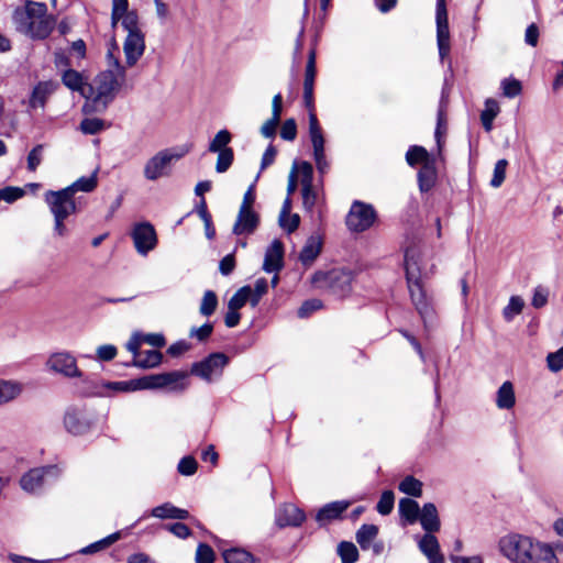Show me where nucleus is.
Masks as SVG:
<instances>
[{
    "label": "nucleus",
    "instance_id": "obj_1",
    "mask_svg": "<svg viewBox=\"0 0 563 563\" xmlns=\"http://www.w3.org/2000/svg\"><path fill=\"white\" fill-rule=\"evenodd\" d=\"M115 52L119 54V46L113 42L107 53L108 67L96 77L92 85L93 95L91 98L97 107L102 106L103 109L114 100L126 81L125 67L120 63Z\"/></svg>",
    "mask_w": 563,
    "mask_h": 563
},
{
    "label": "nucleus",
    "instance_id": "obj_2",
    "mask_svg": "<svg viewBox=\"0 0 563 563\" xmlns=\"http://www.w3.org/2000/svg\"><path fill=\"white\" fill-rule=\"evenodd\" d=\"M405 269L411 301L427 328L428 322L433 318V308L422 285L420 255L413 247L407 249L405 253Z\"/></svg>",
    "mask_w": 563,
    "mask_h": 563
},
{
    "label": "nucleus",
    "instance_id": "obj_3",
    "mask_svg": "<svg viewBox=\"0 0 563 563\" xmlns=\"http://www.w3.org/2000/svg\"><path fill=\"white\" fill-rule=\"evenodd\" d=\"M192 145L181 144L158 151L144 164L143 176L148 181H156L159 178L169 177L174 163L185 157Z\"/></svg>",
    "mask_w": 563,
    "mask_h": 563
},
{
    "label": "nucleus",
    "instance_id": "obj_4",
    "mask_svg": "<svg viewBox=\"0 0 563 563\" xmlns=\"http://www.w3.org/2000/svg\"><path fill=\"white\" fill-rule=\"evenodd\" d=\"M188 374L183 371H173L168 373L152 374L136 378L137 390L167 388L172 391H183L187 385L185 383Z\"/></svg>",
    "mask_w": 563,
    "mask_h": 563
},
{
    "label": "nucleus",
    "instance_id": "obj_5",
    "mask_svg": "<svg viewBox=\"0 0 563 563\" xmlns=\"http://www.w3.org/2000/svg\"><path fill=\"white\" fill-rule=\"evenodd\" d=\"M352 279L350 271L334 268L329 272L314 273L311 280L316 287L330 290L333 295L342 297L351 290Z\"/></svg>",
    "mask_w": 563,
    "mask_h": 563
},
{
    "label": "nucleus",
    "instance_id": "obj_6",
    "mask_svg": "<svg viewBox=\"0 0 563 563\" xmlns=\"http://www.w3.org/2000/svg\"><path fill=\"white\" fill-rule=\"evenodd\" d=\"M63 424L68 433L84 435L92 429L95 416L85 406L71 405L65 410Z\"/></svg>",
    "mask_w": 563,
    "mask_h": 563
},
{
    "label": "nucleus",
    "instance_id": "obj_7",
    "mask_svg": "<svg viewBox=\"0 0 563 563\" xmlns=\"http://www.w3.org/2000/svg\"><path fill=\"white\" fill-rule=\"evenodd\" d=\"M228 364L229 357L224 353H211L202 361L192 364L191 374L211 383L222 376L223 369Z\"/></svg>",
    "mask_w": 563,
    "mask_h": 563
},
{
    "label": "nucleus",
    "instance_id": "obj_8",
    "mask_svg": "<svg viewBox=\"0 0 563 563\" xmlns=\"http://www.w3.org/2000/svg\"><path fill=\"white\" fill-rule=\"evenodd\" d=\"M531 540L532 537L530 536L510 532L499 539L498 550L510 562L520 563L529 549V541Z\"/></svg>",
    "mask_w": 563,
    "mask_h": 563
},
{
    "label": "nucleus",
    "instance_id": "obj_9",
    "mask_svg": "<svg viewBox=\"0 0 563 563\" xmlns=\"http://www.w3.org/2000/svg\"><path fill=\"white\" fill-rule=\"evenodd\" d=\"M376 219V212L371 205L354 201L346 216V225L350 231L364 232L369 229Z\"/></svg>",
    "mask_w": 563,
    "mask_h": 563
},
{
    "label": "nucleus",
    "instance_id": "obj_10",
    "mask_svg": "<svg viewBox=\"0 0 563 563\" xmlns=\"http://www.w3.org/2000/svg\"><path fill=\"white\" fill-rule=\"evenodd\" d=\"M309 135L313 148V158L316 167L321 176L327 174L330 169V163L325 157L324 151V137L322 130L319 125L317 115L314 113L309 114Z\"/></svg>",
    "mask_w": 563,
    "mask_h": 563
},
{
    "label": "nucleus",
    "instance_id": "obj_11",
    "mask_svg": "<svg viewBox=\"0 0 563 563\" xmlns=\"http://www.w3.org/2000/svg\"><path fill=\"white\" fill-rule=\"evenodd\" d=\"M44 199L53 217L68 218L77 212L75 198L65 188L56 191H46Z\"/></svg>",
    "mask_w": 563,
    "mask_h": 563
},
{
    "label": "nucleus",
    "instance_id": "obj_12",
    "mask_svg": "<svg viewBox=\"0 0 563 563\" xmlns=\"http://www.w3.org/2000/svg\"><path fill=\"white\" fill-rule=\"evenodd\" d=\"M46 12L45 3L27 0L24 9L18 8L13 13L16 31L27 35L35 19Z\"/></svg>",
    "mask_w": 563,
    "mask_h": 563
},
{
    "label": "nucleus",
    "instance_id": "obj_13",
    "mask_svg": "<svg viewBox=\"0 0 563 563\" xmlns=\"http://www.w3.org/2000/svg\"><path fill=\"white\" fill-rule=\"evenodd\" d=\"M437 44L439 49V56L441 62H443L450 54L451 45H450V30H449V20H448V11L445 5V0L437 1Z\"/></svg>",
    "mask_w": 563,
    "mask_h": 563
},
{
    "label": "nucleus",
    "instance_id": "obj_14",
    "mask_svg": "<svg viewBox=\"0 0 563 563\" xmlns=\"http://www.w3.org/2000/svg\"><path fill=\"white\" fill-rule=\"evenodd\" d=\"M58 475L57 466L32 468L21 477L20 485L27 493H36L47 483L48 477L56 478Z\"/></svg>",
    "mask_w": 563,
    "mask_h": 563
},
{
    "label": "nucleus",
    "instance_id": "obj_15",
    "mask_svg": "<svg viewBox=\"0 0 563 563\" xmlns=\"http://www.w3.org/2000/svg\"><path fill=\"white\" fill-rule=\"evenodd\" d=\"M48 369L58 373L65 377H81L82 373L77 366L76 358L68 352L53 353L47 362Z\"/></svg>",
    "mask_w": 563,
    "mask_h": 563
},
{
    "label": "nucleus",
    "instance_id": "obj_16",
    "mask_svg": "<svg viewBox=\"0 0 563 563\" xmlns=\"http://www.w3.org/2000/svg\"><path fill=\"white\" fill-rule=\"evenodd\" d=\"M520 563H559V559L551 544L532 538Z\"/></svg>",
    "mask_w": 563,
    "mask_h": 563
},
{
    "label": "nucleus",
    "instance_id": "obj_17",
    "mask_svg": "<svg viewBox=\"0 0 563 563\" xmlns=\"http://www.w3.org/2000/svg\"><path fill=\"white\" fill-rule=\"evenodd\" d=\"M134 246L141 255H146L157 243L154 227L148 222L139 223L132 232Z\"/></svg>",
    "mask_w": 563,
    "mask_h": 563
},
{
    "label": "nucleus",
    "instance_id": "obj_18",
    "mask_svg": "<svg viewBox=\"0 0 563 563\" xmlns=\"http://www.w3.org/2000/svg\"><path fill=\"white\" fill-rule=\"evenodd\" d=\"M316 58L317 53L316 48H311L308 54V60L305 69V79H303V102L306 108L310 113H314V99H313V86L316 79Z\"/></svg>",
    "mask_w": 563,
    "mask_h": 563
},
{
    "label": "nucleus",
    "instance_id": "obj_19",
    "mask_svg": "<svg viewBox=\"0 0 563 563\" xmlns=\"http://www.w3.org/2000/svg\"><path fill=\"white\" fill-rule=\"evenodd\" d=\"M305 519L303 510L290 503L280 505L275 511V523L279 528L299 527Z\"/></svg>",
    "mask_w": 563,
    "mask_h": 563
},
{
    "label": "nucleus",
    "instance_id": "obj_20",
    "mask_svg": "<svg viewBox=\"0 0 563 563\" xmlns=\"http://www.w3.org/2000/svg\"><path fill=\"white\" fill-rule=\"evenodd\" d=\"M62 81L68 89L79 92L85 98H90L93 95L92 85L87 82L81 73L73 68L63 71Z\"/></svg>",
    "mask_w": 563,
    "mask_h": 563
},
{
    "label": "nucleus",
    "instance_id": "obj_21",
    "mask_svg": "<svg viewBox=\"0 0 563 563\" xmlns=\"http://www.w3.org/2000/svg\"><path fill=\"white\" fill-rule=\"evenodd\" d=\"M125 63L129 67L134 66L145 51V41L143 33L128 34L123 44Z\"/></svg>",
    "mask_w": 563,
    "mask_h": 563
},
{
    "label": "nucleus",
    "instance_id": "obj_22",
    "mask_svg": "<svg viewBox=\"0 0 563 563\" xmlns=\"http://www.w3.org/2000/svg\"><path fill=\"white\" fill-rule=\"evenodd\" d=\"M260 224V216L254 210H239L232 232L235 235L253 234Z\"/></svg>",
    "mask_w": 563,
    "mask_h": 563
},
{
    "label": "nucleus",
    "instance_id": "obj_23",
    "mask_svg": "<svg viewBox=\"0 0 563 563\" xmlns=\"http://www.w3.org/2000/svg\"><path fill=\"white\" fill-rule=\"evenodd\" d=\"M284 245L279 240H274L265 252L263 269L266 273H278L283 268Z\"/></svg>",
    "mask_w": 563,
    "mask_h": 563
},
{
    "label": "nucleus",
    "instance_id": "obj_24",
    "mask_svg": "<svg viewBox=\"0 0 563 563\" xmlns=\"http://www.w3.org/2000/svg\"><path fill=\"white\" fill-rule=\"evenodd\" d=\"M58 85L54 81H40L32 90L29 99L31 109L44 108L48 97L57 89Z\"/></svg>",
    "mask_w": 563,
    "mask_h": 563
},
{
    "label": "nucleus",
    "instance_id": "obj_25",
    "mask_svg": "<svg viewBox=\"0 0 563 563\" xmlns=\"http://www.w3.org/2000/svg\"><path fill=\"white\" fill-rule=\"evenodd\" d=\"M347 500H336L325 504L316 515V520L320 525H325L332 520L339 519L341 515L350 507Z\"/></svg>",
    "mask_w": 563,
    "mask_h": 563
},
{
    "label": "nucleus",
    "instance_id": "obj_26",
    "mask_svg": "<svg viewBox=\"0 0 563 563\" xmlns=\"http://www.w3.org/2000/svg\"><path fill=\"white\" fill-rule=\"evenodd\" d=\"M422 529L427 533H434L440 530L441 523L439 514L433 503H427L420 510L419 518Z\"/></svg>",
    "mask_w": 563,
    "mask_h": 563
},
{
    "label": "nucleus",
    "instance_id": "obj_27",
    "mask_svg": "<svg viewBox=\"0 0 563 563\" xmlns=\"http://www.w3.org/2000/svg\"><path fill=\"white\" fill-rule=\"evenodd\" d=\"M495 404L500 410H510L515 407L516 394L511 382L506 380L500 385L496 393Z\"/></svg>",
    "mask_w": 563,
    "mask_h": 563
},
{
    "label": "nucleus",
    "instance_id": "obj_28",
    "mask_svg": "<svg viewBox=\"0 0 563 563\" xmlns=\"http://www.w3.org/2000/svg\"><path fill=\"white\" fill-rule=\"evenodd\" d=\"M55 25V20L47 12L35 19L27 36L44 40L49 36Z\"/></svg>",
    "mask_w": 563,
    "mask_h": 563
},
{
    "label": "nucleus",
    "instance_id": "obj_29",
    "mask_svg": "<svg viewBox=\"0 0 563 563\" xmlns=\"http://www.w3.org/2000/svg\"><path fill=\"white\" fill-rule=\"evenodd\" d=\"M151 516L159 519H188L189 511L183 508H178L170 503H164L159 506L154 507L151 510Z\"/></svg>",
    "mask_w": 563,
    "mask_h": 563
},
{
    "label": "nucleus",
    "instance_id": "obj_30",
    "mask_svg": "<svg viewBox=\"0 0 563 563\" xmlns=\"http://www.w3.org/2000/svg\"><path fill=\"white\" fill-rule=\"evenodd\" d=\"M321 247L322 242L319 236H309L299 254V261L306 266L311 265L319 256Z\"/></svg>",
    "mask_w": 563,
    "mask_h": 563
},
{
    "label": "nucleus",
    "instance_id": "obj_31",
    "mask_svg": "<svg viewBox=\"0 0 563 563\" xmlns=\"http://www.w3.org/2000/svg\"><path fill=\"white\" fill-rule=\"evenodd\" d=\"M399 515L406 523H415L420 515L419 504L411 498H401L398 505Z\"/></svg>",
    "mask_w": 563,
    "mask_h": 563
},
{
    "label": "nucleus",
    "instance_id": "obj_32",
    "mask_svg": "<svg viewBox=\"0 0 563 563\" xmlns=\"http://www.w3.org/2000/svg\"><path fill=\"white\" fill-rule=\"evenodd\" d=\"M163 355L156 350L141 352L137 357H133L132 365L140 368H153L162 363Z\"/></svg>",
    "mask_w": 563,
    "mask_h": 563
},
{
    "label": "nucleus",
    "instance_id": "obj_33",
    "mask_svg": "<svg viewBox=\"0 0 563 563\" xmlns=\"http://www.w3.org/2000/svg\"><path fill=\"white\" fill-rule=\"evenodd\" d=\"M437 172L431 162L424 163L418 173L419 188L422 192L430 190L435 181Z\"/></svg>",
    "mask_w": 563,
    "mask_h": 563
},
{
    "label": "nucleus",
    "instance_id": "obj_34",
    "mask_svg": "<svg viewBox=\"0 0 563 563\" xmlns=\"http://www.w3.org/2000/svg\"><path fill=\"white\" fill-rule=\"evenodd\" d=\"M222 555L225 563H260L252 553L241 548L225 550Z\"/></svg>",
    "mask_w": 563,
    "mask_h": 563
},
{
    "label": "nucleus",
    "instance_id": "obj_35",
    "mask_svg": "<svg viewBox=\"0 0 563 563\" xmlns=\"http://www.w3.org/2000/svg\"><path fill=\"white\" fill-rule=\"evenodd\" d=\"M378 534V527L375 525H362L357 530L355 539L362 550L371 549V544Z\"/></svg>",
    "mask_w": 563,
    "mask_h": 563
},
{
    "label": "nucleus",
    "instance_id": "obj_36",
    "mask_svg": "<svg viewBox=\"0 0 563 563\" xmlns=\"http://www.w3.org/2000/svg\"><path fill=\"white\" fill-rule=\"evenodd\" d=\"M499 104L494 99H487L485 101V109L481 113V121L486 132H490L493 129V121L499 113Z\"/></svg>",
    "mask_w": 563,
    "mask_h": 563
},
{
    "label": "nucleus",
    "instance_id": "obj_37",
    "mask_svg": "<svg viewBox=\"0 0 563 563\" xmlns=\"http://www.w3.org/2000/svg\"><path fill=\"white\" fill-rule=\"evenodd\" d=\"M97 187V176L96 173L88 177H80L76 181H74L71 185L67 186L65 189L75 196L76 192L82 191V192H91Z\"/></svg>",
    "mask_w": 563,
    "mask_h": 563
},
{
    "label": "nucleus",
    "instance_id": "obj_38",
    "mask_svg": "<svg viewBox=\"0 0 563 563\" xmlns=\"http://www.w3.org/2000/svg\"><path fill=\"white\" fill-rule=\"evenodd\" d=\"M418 547L427 559L441 553L439 541L433 533H426L419 540Z\"/></svg>",
    "mask_w": 563,
    "mask_h": 563
},
{
    "label": "nucleus",
    "instance_id": "obj_39",
    "mask_svg": "<svg viewBox=\"0 0 563 563\" xmlns=\"http://www.w3.org/2000/svg\"><path fill=\"white\" fill-rule=\"evenodd\" d=\"M120 539H121V532L117 531L99 541H96V542L82 548L79 552L81 554H93L101 550L107 549L108 547H110L111 544H113L114 542H117Z\"/></svg>",
    "mask_w": 563,
    "mask_h": 563
},
{
    "label": "nucleus",
    "instance_id": "obj_40",
    "mask_svg": "<svg viewBox=\"0 0 563 563\" xmlns=\"http://www.w3.org/2000/svg\"><path fill=\"white\" fill-rule=\"evenodd\" d=\"M21 391L22 387L19 383L0 380V405L13 400Z\"/></svg>",
    "mask_w": 563,
    "mask_h": 563
},
{
    "label": "nucleus",
    "instance_id": "obj_41",
    "mask_svg": "<svg viewBox=\"0 0 563 563\" xmlns=\"http://www.w3.org/2000/svg\"><path fill=\"white\" fill-rule=\"evenodd\" d=\"M336 553L342 563H355L358 560V550L353 542H340L336 548Z\"/></svg>",
    "mask_w": 563,
    "mask_h": 563
},
{
    "label": "nucleus",
    "instance_id": "obj_42",
    "mask_svg": "<svg viewBox=\"0 0 563 563\" xmlns=\"http://www.w3.org/2000/svg\"><path fill=\"white\" fill-rule=\"evenodd\" d=\"M398 489L406 495L420 497L422 495V483L416 477L408 475L399 483Z\"/></svg>",
    "mask_w": 563,
    "mask_h": 563
},
{
    "label": "nucleus",
    "instance_id": "obj_43",
    "mask_svg": "<svg viewBox=\"0 0 563 563\" xmlns=\"http://www.w3.org/2000/svg\"><path fill=\"white\" fill-rule=\"evenodd\" d=\"M525 307V301L519 296H511L508 305L503 309V317L506 321L510 322L514 318L521 313Z\"/></svg>",
    "mask_w": 563,
    "mask_h": 563
},
{
    "label": "nucleus",
    "instance_id": "obj_44",
    "mask_svg": "<svg viewBox=\"0 0 563 563\" xmlns=\"http://www.w3.org/2000/svg\"><path fill=\"white\" fill-rule=\"evenodd\" d=\"M406 162L410 166H415L419 163L422 165L429 162V153L427 150L419 145H412L406 153Z\"/></svg>",
    "mask_w": 563,
    "mask_h": 563
},
{
    "label": "nucleus",
    "instance_id": "obj_45",
    "mask_svg": "<svg viewBox=\"0 0 563 563\" xmlns=\"http://www.w3.org/2000/svg\"><path fill=\"white\" fill-rule=\"evenodd\" d=\"M218 307V297L213 290H206L201 299L199 312L203 317H210Z\"/></svg>",
    "mask_w": 563,
    "mask_h": 563
},
{
    "label": "nucleus",
    "instance_id": "obj_46",
    "mask_svg": "<svg viewBox=\"0 0 563 563\" xmlns=\"http://www.w3.org/2000/svg\"><path fill=\"white\" fill-rule=\"evenodd\" d=\"M107 128L104 120L99 118H86L80 122V131L84 134L95 135Z\"/></svg>",
    "mask_w": 563,
    "mask_h": 563
},
{
    "label": "nucleus",
    "instance_id": "obj_47",
    "mask_svg": "<svg viewBox=\"0 0 563 563\" xmlns=\"http://www.w3.org/2000/svg\"><path fill=\"white\" fill-rule=\"evenodd\" d=\"M251 295V287L244 286L240 288L229 300L228 308L230 310L241 309L247 301Z\"/></svg>",
    "mask_w": 563,
    "mask_h": 563
},
{
    "label": "nucleus",
    "instance_id": "obj_48",
    "mask_svg": "<svg viewBox=\"0 0 563 563\" xmlns=\"http://www.w3.org/2000/svg\"><path fill=\"white\" fill-rule=\"evenodd\" d=\"M395 504V495L393 490H384L380 495V498L376 505V510L382 516L389 515L394 509Z\"/></svg>",
    "mask_w": 563,
    "mask_h": 563
},
{
    "label": "nucleus",
    "instance_id": "obj_49",
    "mask_svg": "<svg viewBox=\"0 0 563 563\" xmlns=\"http://www.w3.org/2000/svg\"><path fill=\"white\" fill-rule=\"evenodd\" d=\"M231 142V134L228 130H220L213 140L209 144V151L212 153H217L223 151L224 148H229L228 144Z\"/></svg>",
    "mask_w": 563,
    "mask_h": 563
},
{
    "label": "nucleus",
    "instance_id": "obj_50",
    "mask_svg": "<svg viewBox=\"0 0 563 563\" xmlns=\"http://www.w3.org/2000/svg\"><path fill=\"white\" fill-rule=\"evenodd\" d=\"M218 159L216 164V170L218 173H225L233 163L234 154L232 148H224L223 151L217 152Z\"/></svg>",
    "mask_w": 563,
    "mask_h": 563
},
{
    "label": "nucleus",
    "instance_id": "obj_51",
    "mask_svg": "<svg viewBox=\"0 0 563 563\" xmlns=\"http://www.w3.org/2000/svg\"><path fill=\"white\" fill-rule=\"evenodd\" d=\"M120 21L128 34L142 33L139 29V18L135 11H129L122 14Z\"/></svg>",
    "mask_w": 563,
    "mask_h": 563
},
{
    "label": "nucleus",
    "instance_id": "obj_52",
    "mask_svg": "<svg viewBox=\"0 0 563 563\" xmlns=\"http://www.w3.org/2000/svg\"><path fill=\"white\" fill-rule=\"evenodd\" d=\"M300 174L301 188H309L313 186V167L309 162H301L298 166Z\"/></svg>",
    "mask_w": 563,
    "mask_h": 563
},
{
    "label": "nucleus",
    "instance_id": "obj_53",
    "mask_svg": "<svg viewBox=\"0 0 563 563\" xmlns=\"http://www.w3.org/2000/svg\"><path fill=\"white\" fill-rule=\"evenodd\" d=\"M508 166L507 159L503 158L497 161L494 167L493 178L490 180V186L494 188H498L505 180L506 177V168Z\"/></svg>",
    "mask_w": 563,
    "mask_h": 563
},
{
    "label": "nucleus",
    "instance_id": "obj_54",
    "mask_svg": "<svg viewBox=\"0 0 563 563\" xmlns=\"http://www.w3.org/2000/svg\"><path fill=\"white\" fill-rule=\"evenodd\" d=\"M129 1L128 0H112V11H111V25L113 27L117 26L119 21L122 18V14L129 12Z\"/></svg>",
    "mask_w": 563,
    "mask_h": 563
},
{
    "label": "nucleus",
    "instance_id": "obj_55",
    "mask_svg": "<svg viewBox=\"0 0 563 563\" xmlns=\"http://www.w3.org/2000/svg\"><path fill=\"white\" fill-rule=\"evenodd\" d=\"M503 93L507 98H515L521 92V82L517 79L506 78L501 81Z\"/></svg>",
    "mask_w": 563,
    "mask_h": 563
},
{
    "label": "nucleus",
    "instance_id": "obj_56",
    "mask_svg": "<svg viewBox=\"0 0 563 563\" xmlns=\"http://www.w3.org/2000/svg\"><path fill=\"white\" fill-rule=\"evenodd\" d=\"M214 551L206 543H199L196 551V563H213Z\"/></svg>",
    "mask_w": 563,
    "mask_h": 563
},
{
    "label": "nucleus",
    "instance_id": "obj_57",
    "mask_svg": "<svg viewBox=\"0 0 563 563\" xmlns=\"http://www.w3.org/2000/svg\"><path fill=\"white\" fill-rule=\"evenodd\" d=\"M24 196V190L20 187L8 186L0 189V201L12 203Z\"/></svg>",
    "mask_w": 563,
    "mask_h": 563
},
{
    "label": "nucleus",
    "instance_id": "obj_58",
    "mask_svg": "<svg viewBox=\"0 0 563 563\" xmlns=\"http://www.w3.org/2000/svg\"><path fill=\"white\" fill-rule=\"evenodd\" d=\"M43 159V145L38 144L31 150L27 155V169L30 172H35L36 168L41 165Z\"/></svg>",
    "mask_w": 563,
    "mask_h": 563
},
{
    "label": "nucleus",
    "instance_id": "obj_59",
    "mask_svg": "<svg viewBox=\"0 0 563 563\" xmlns=\"http://www.w3.org/2000/svg\"><path fill=\"white\" fill-rule=\"evenodd\" d=\"M301 195L305 210L311 212L318 201L317 191L314 190L313 186L309 188H301Z\"/></svg>",
    "mask_w": 563,
    "mask_h": 563
},
{
    "label": "nucleus",
    "instance_id": "obj_60",
    "mask_svg": "<svg viewBox=\"0 0 563 563\" xmlns=\"http://www.w3.org/2000/svg\"><path fill=\"white\" fill-rule=\"evenodd\" d=\"M198 464L192 456H184L177 466L178 472L185 476H191L196 473Z\"/></svg>",
    "mask_w": 563,
    "mask_h": 563
},
{
    "label": "nucleus",
    "instance_id": "obj_61",
    "mask_svg": "<svg viewBox=\"0 0 563 563\" xmlns=\"http://www.w3.org/2000/svg\"><path fill=\"white\" fill-rule=\"evenodd\" d=\"M297 136V123L290 118L284 121L280 129V137L285 141H294Z\"/></svg>",
    "mask_w": 563,
    "mask_h": 563
},
{
    "label": "nucleus",
    "instance_id": "obj_62",
    "mask_svg": "<svg viewBox=\"0 0 563 563\" xmlns=\"http://www.w3.org/2000/svg\"><path fill=\"white\" fill-rule=\"evenodd\" d=\"M322 308V301L320 299H309L306 300L301 307L298 309V317L299 318H307L309 317L313 311H317Z\"/></svg>",
    "mask_w": 563,
    "mask_h": 563
},
{
    "label": "nucleus",
    "instance_id": "obj_63",
    "mask_svg": "<svg viewBox=\"0 0 563 563\" xmlns=\"http://www.w3.org/2000/svg\"><path fill=\"white\" fill-rule=\"evenodd\" d=\"M547 363L550 371L556 373L563 368V346L556 352L549 353Z\"/></svg>",
    "mask_w": 563,
    "mask_h": 563
},
{
    "label": "nucleus",
    "instance_id": "obj_64",
    "mask_svg": "<svg viewBox=\"0 0 563 563\" xmlns=\"http://www.w3.org/2000/svg\"><path fill=\"white\" fill-rule=\"evenodd\" d=\"M549 290L542 286H538L533 290L531 305L536 309H540L548 303Z\"/></svg>",
    "mask_w": 563,
    "mask_h": 563
}]
</instances>
